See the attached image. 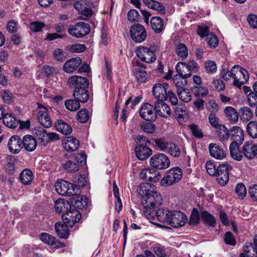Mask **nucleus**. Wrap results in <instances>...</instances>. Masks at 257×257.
<instances>
[{
	"mask_svg": "<svg viewBox=\"0 0 257 257\" xmlns=\"http://www.w3.org/2000/svg\"><path fill=\"white\" fill-rule=\"evenodd\" d=\"M133 73L140 83H145L148 78L147 72L140 68H136L133 70Z\"/></svg>",
	"mask_w": 257,
	"mask_h": 257,
	"instance_id": "nucleus-42",
	"label": "nucleus"
},
{
	"mask_svg": "<svg viewBox=\"0 0 257 257\" xmlns=\"http://www.w3.org/2000/svg\"><path fill=\"white\" fill-rule=\"evenodd\" d=\"M71 196L70 201L74 207L81 209L87 206V199L85 196L76 194L75 192Z\"/></svg>",
	"mask_w": 257,
	"mask_h": 257,
	"instance_id": "nucleus-20",
	"label": "nucleus"
},
{
	"mask_svg": "<svg viewBox=\"0 0 257 257\" xmlns=\"http://www.w3.org/2000/svg\"><path fill=\"white\" fill-rule=\"evenodd\" d=\"M173 81L176 85L177 89H181L186 87L187 80L186 78L177 74L174 76Z\"/></svg>",
	"mask_w": 257,
	"mask_h": 257,
	"instance_id": "nucleus-48",
	"label": "nucleus"
},
{
	"mask_svg": "<svg viewBox=\"0 0 257 257\" xmlns=\"http://www.w3.org/2000/svg\"><path fill=\"white\" fill-rule=\"evenodd\" d=\"M136 53L140 60L148 63L153 62L156 59L154 51L147 47L140 46L137 48Z\"/></svg>",
	"mask_w": 257,
	"mask_h": 257,
	"instance_id": "nucleus-10",
	"label": "nucleus"
},
{
	"mask_svg": "<svg viewBox=\"0 0 257 257\" xmlns=\"http://www.w3.org/2000/svg\"><path fill=\"white\" fill-rule=\"evenodd\" d=\"M150 163L154 168L165 170L169 167L170 161L167 155L164 154H158L151 158Z\"/></svg>",
	"mask_w": 257,
	"mask_h": 257,
	"instance_id": "nucleus-6",
	"label": "nucleus"
},
{
	"mask_svg": "<svg viewBox=\"0 0 257 257\" xmlns=\"http://www.w3.org/2000/svg\"><path fill=\"white\" fill-rule=\"evenodd\" d=\"M37 104L39 110L37 116L39 122L45 127L51 126L52 122L51 118L48 114V109L39 103H38Z\"/></svg>",
	"mask_w": 257,
	"mask_h": 257,
	"instance_id": "nucleus-12",
	"label": "nucleus"
},
{
	"mask_svg": "<svg viewBox=\"0 0 257 257\" xmlns=\"http://www.w3.org/2000/svg\"><path fill=\"white\" fill-rule=\"evenodd\" d=\"M208 120L210 125L215 128L218 127L222 124L219 123V118L216 116V113L211 112L208 116Z\"/></svg>",
	"mask_w": 257,
	"mask_h": 257,
	"instance_id": "nucleus-61",
	"label": "nucleus"
},
{
	"mask_svg": "<svg viewBox=\"0 0 257 257\" xmlns=\"http://www.w3.org/2000/svg\"><path fill=\"white\" fill-rule=\"evenodd\" d=\"M155 146L162 151L167 150L168 147L170 142L167 141L165 138H159L154 139Z\"/></svg>",
	"mask_w": 257,
	"mask_h": 257,
	"instance_id": "nucleus-50",
	"label": "nucleus"
},
{
	"mask_svg": "<svg viewBox=\"0 0 257 257\" xmlns=\"http://www.w3.org/2000/svg\"><path fill=\"white\" fill-rule=\"evenodd\" d=\"M201 216L204 222L209 226L214 227L216 224L215 218L207 211H203L201 213Z\"/></svg>",
	"mask_w": 257,
	"mask_h": 257,
	"instance_id": "nucleus-44",
	"label": "nucleus"
},
{
	"mask_svg": "<svg viewBox=\"0 0 257 257\" xmlns=\"http://www.w3.org/2000/svg\"><path fill=\"white\" fill-rule=\"evenodd\" d=\"M153 93L157 101L165 100L167 98V89L160 83L156 84L153 87Z\"/></svg>",
	"mask_w": 257,
	"mask_h": 257,
	"instance_id": "nucleus-21",
	"label": "nucleus"
},
{
	"mask_svg": "<svg viewBox=\"0 0 257 257\" xmlns=\"http://www.w3.org/2000/svg\"><path fill=\"white\" fill-rule=\"evenodd\" d=\"M44 23L40 21L32 22L30 23V29L33 32H38L42 30L45 27Z\"/></svg>",
	"mask_w": 257,
	"mask_h": 257,
	"instance_id": "nucleus-59",
	"label": "nucleus"
},
{
	"mask_svg": "<svg viewBox=\"0 0 257 257\" xmlns=\"http://www.w3.org/2000/svg\"><path fill=\"white\" fill-rule=\"evenodd\" d=\"M216 129L219 140L222 143L226 142L230 137V130L223 124L220 125Z\"/></svg>",
	"mask_w": 257,
	"mask_h": 257,
	"instance_id": "nucleus-27",
	"label": "nucleus"
},
{
	"mask_svg": "<svg viewBox=\"0 0 257 257\" xmlns=\"http://www.w3.org/2000/svg\"><path fill=\"white\" fill-rule=\"evenodd\" d=\"M68 86L74 88L73 96L81 102H86L89 98L87 88L89 86V80L85 77L73 75L70 77L67 81Z\"/></svg>",
	"mask_w": 257,
	"mask_h": 257,
	"instance_id": "nucleus-2",
	"label": "nucleus"
},
{
	"mask_svg": "<svg viewBox=\"0 0 257 257\" xmlns=\"http://www.w3.org/2000/svg\"><path fill=\"white\" fill-rule=\"evenodd\" d=\"M80 102L81 101L75 98L74 100H66L65 102V105L68 110L76 111L80 107Z\"/></svg>",
	"mask_w": 257,
	"mask_h": 257,
	"instance_id": "nucleus-49",
	"label": "nucleus"
},
{
	"mask_svg": "<svg viewBox=\"0 0 257 257\" xmlns=\"http://www.w3.org/2000/svg\"><path fill=\"white\" fill-rule=\"evenodd\" d=\"M81 63L82 60L80 57L72 58L64 63L63 70L68 73H73Z\"/></svg>",
	"mask_w": 257,
	"mask_h": 257,
	"instance_id": "nucleus-19",
	"label": "nucleus"
},
{
	"mask_svg": "<svg viewBox=\"0 0 257 257\" xmlns=\"http://www.w3.org/2000/svg\"><path fill=\"white\" fill-rule=\"evenodd\" d=\"M235 192L238 197L243 199L246 195V189L245 185L241 183L237 184L235 187Z\"/></svg>",
	"mask_w": 257,
	"mask_h": 257,
	"instance_id": "nucleus-57",
	"label": "nucleus"
},
{
	"mask_svg": "<svg viewBox=\"0 0 257 257\" xmlns=\"http://www.w3.org/2000/svg\"><path fill=\"white\" fill-rule=\"evenodd\" d=\"M4 165L7 172L10 174H13L15 172V163L17 159L12 155H7L4 159Z\"/></svg>",
	"mask_w": 257,
	"mask_h": 257,
	"instance_id": "nucleus-31",
	"label": "nucleus"
},
{
	"mask_svg": "<svg viewBox=\"0 0 257 257\" xmlns=\"http://www.w3.org/2000/svg\"><path fill=\"white\" fill-rule=\"evenodd\" d=\"M155 108L152 104L146 103L142 105L140 110V114L142 118L148 121H155L157 118V115Z\"/></svg>",
	"mask_w": 257,
	"mask_h": 257,
	"instance_id": "nucleus-14",
	"label": "nucleus"
},
{
	"mask_svg": "<svg viewBox=\"0 0 257 257\" xmlns=\"http://www.w3.org/2000/svg\"><path fill=\"white\" fill-rule=\"evenodd\" d=\"M81 218V215L78 210L70 208L62 215L63 222L68 224L69 227H72L75 223L78 222Z\"/></svg>",
	"mask_w": 257,
	"mask_h": 257,
	"instance_id": "nucleus-11",
	"label": "nucleus"
},
{
	"mask_svg": "<svg viewBox=\"0 0 257 257\" xmlns=\"http://www.w3.org/2000/svg\"><path fill=\"white\" fill-rule=\"evenodd\" d=\"M167 151L170 155L176 158L179 157L181 154V149L179 146L171 142L169 144Z\"/></svg>",
	"mask_w": 257,
	"mask_h": 257,
	"instance_id": "nucleus-45",
	"label": "nucleus"
},
{
	"mask_svg": "<svg viewBox=\"0 0 257 257\" xmlns=\"http://www.w3.org/2000/svg\"><path fill=\"white\" fill-rule=\"evenodd\" d=\"M224 112L227 119L232 123H234L238 121V115L235 109L231 106H227L225 108Z\"/></svg>",
	"mask_w": 257,
	"mask_h": 257,
	"instance_id": "nucleus-36",
	"label": "nucleus"
},
{
	"mask_svg": "<svg viewBox=\"0 0 257 257\" xmlns=\"http://www.w3.org/2000/svg\"><path fill=\"white\" fill-rule=\"evenodd\" d=\"M140 177L143 179L151 182H157L161 178V175L153 169H143L140 173Z\"/></svg>",
	"mask_w": 257,
	"mask_h": 257,
	"instance_id": "nucleus-17",
	"label": "nucleus"
},
{
	"mask_svg": "<svg viewBox=\"0 0 257 257\" xmlns=\"http://www.w3.org/2000/svg\"><path fill=\"white\" fill-rule=\"evenodd\" d=\"M174 110L175 115L179 119L184 118L187 115V108L185 106L178 105L175 106Z\"/></svg>",
	"mask_w": 257,
	"mask_h": 257,
	"instance_id": "nucleus-54",
	"label": "nucleus"
},
{
	"mask_svg": "<svg viewBox=\"0 0 257 257\" xmlns=\"http://www.w3.org/2000/svg\"><path fill=\"white\" fill-rule=\"evenodd\" d=\"M47 131L42 127H38L34 130L35 137L40 141V143L43 146L47 145Z\"/></svg>",
	"mask_w": 257,
	"mask_h": 257,
	"instance_id": "nucleus-35",
	"label": "nucleus"
},
{
	"mask_svg": "<svg viewBox=\"0 0 257 257\" xmlns=\"http://www.w3.org/2000/svg\"><path fill=\"white\" fill-rule=\"evenodd\" d=\"M55 127L58 132L65 135L70 134L72 131L71 127L62 120H58Z\"/></svg>",
	"mask_w": 257,
	"mask_h": 257,
	"instance_id": "nucleus-39",
	"label": "nucleus"
},
{
	"mask_svg": "<svg viewBox=\"0 0 257 257\" xmlns=\"http://www.w3.org/2000/svg\"><path fill=\"white\" fill-rule=\"evenodd\" d=\"M76 117L80 122L85 123L89 118V112L86 109H82L78 111Z\"/></svg>",
	"mask_w": 257,
	"mask_h": 257,
	"instance_id": "nucleus-52",
	"label": "nucleus"
},
{
	"mask_svg": "<svg viewBox=\"0 0 257 257\" xmlns=\"http://www.w3.org/2000/svg\"><path fill=\"white\" fill-rule=\"evenodd\" d=\"M168 224L172 227L178 228L185 225L187 221L186 216L179 211H173Z\"/></svg>",
	"mask_w": 257,
	"mask_h": 257,
	"instance_id": "nucleus-13",
	"label": "nucleus"
},
{
	"mask_svg": "<svg viewBox=\"0 0 257 257\" xmlns=\"http://www.w3.org/2000/svg\"><path fill=\"white\" fill-rule=\"evenodd\" d=\"M56 69L55 68L49 66L44 65L42 68V73L46 77H49L56 73Z\"/></svg>",
	"mask_w": 257,
	"mask_h": 257,
	"instance_id": "nucleus-63",
	"label": "nucleus"
},
{
	"mask_svg": "<svg viewBox=\"0 0 257 257\" xmlns=\"http://www.w3.org/2000/svg\"><path fill=\"white\" fill-rule=\"evenodd\" d=\"M4 123L8 127L14 128L19 124L20 120L17 119L11 113H6L3 117Z\"/></svg>",
	"mask_w": 257,
	"mask_h": 257,
	"instance_id": "nucleus-38",
	"label": "nucleus"
},
{
	"mask_svg": "<svg viewBox=\"0 0 257 257\" xmlns=\"http://www.w3.org/2000/svg\"><path fill=\"white\" fill-rule=\"evenodd\" d=\"M68 224L65 223L64 222H57L55 224V231L58 236L62 238H67L69 234Z\"/></svg>",
	"mask_w": 257,
	"mask_h": 257,
	"instance_id": "nucleus-26",
	"label": "nucleus"
},
{
	"mask_svg": "<svg viewBox=\"0 0 257 257\" xmlns=\"http://www.w3.org/2000/svg\"><path fill=\"white\" fill-rule=\"evenodd\" d=\"M200 215L197 209L194 208L190 217L189 223L190 225H195L199 223Z\"/></svg>",
	"mask_w": 257,
	"mask_h": 257,
	"instance_id": "nucleus-60",
	"label": "nucleus"
},
{
	"mask_svg": "<svg viewBox=\"0 0 257 257\" xmlns=\"http://www.w3.org/2000/svg\"><path fill=\"white\" fill-rule=\"evenodd\" d=\"M143 2L149 8L157 11L160 14H165V8L160 2L155 0H143Z\"/></svg>",
	"mask_w": 257,
	"mask_h": 257,
	"instance_id": "nucleus-29",
	"label": "nucleus"
},
{
	"mask_svg": "<svg viewBox=\"0 0 257 257\" xmlns=\"http://www.w3.org/2000/svg\"><path fill=\"white\" fill-rule=\"evenodd\" d=\"M206 71L208 73H214L217 71V66L213 61L208 60L204 63Z\"/></svg>",
	"mask_w": 257,
	"mask_h": 257,
	"instance_id": "nucleus-58",
	"label": "nucleus"
},
{
	"mask_svg": "<svg viewBox=\"0 0 257 257\" xmlns=\"http://www.w3.org/2000/svg\"><path fill=\"white\" fill-rule=\"evenodd\" d=\"M232 167L227 164H221L217 166L216 170L217 180L221 186H225L229 180V170Z\"/></svg>",
	"mask_w": 257,
	"mask_h": 257,
	"instance_id": "nucleus-7",
	"label": "nucleus"
},
{
	"mask_svg": "<svg viewBox=\"0 0 257 257\" xmlns=\"http://www.w3.org/2000/svg\"><path fill=\"white\" fill-rule=\"evenodd\" d=\"M240 70V75L237 76V79L234 80L233 83L238 88H240L242 84L246 83L249 78V74L245 69L241 67Z\"/></svg>",
	"mask_w": 257,
	"mask_h": 257,
	"instance_id": "nucleus-33",
	"label": "nucleus"
},
{
	"mask_svg": "<svg viewBox=\"0 0 257 257\" xmlns=\"http://www.w3.org/2000/svg\"><path fill=\"white\" fill-rule=\"evenodd\" d=\"M172 211L169 210L167 208L158 209L155 212L156 216L157 219L161 222L168 223L172 215Z\"/></svg>",
	"mask_w": 257,
	"mask_h": 257,
	"instance_id": "nucleus-30",
	"label": "nucleus"
},
{
	"mask_svg": "<svg viewBox=\"0 0 257 257\" xmlns=\"http://www.w3.org/2000/svg\"><path fill=\"white\" fill-rule=\"evenodd\" d=\"M136 141L140 144L135 147L136 157L140 160H145L152 154V150L147 145L150 144L149 140L143 135L137 136Z\"/></svg>",
	"mask_w": 257,
	"mask_h": 257,
	"instance_id": "nucleus-3",
	"label": "nucleus"
},
{
	"mask_svg": "<svg viewBox=\"0 0 257 257\" xmlns=\"http://www.w3.org/2000/svg\"><path fill=\"white\" fill-rule=\"evenodd\" d=\"M86 49V46L84 44H75L71 45L69 48L71 52L81 53L84 52Z\"/></svg>",
	"mask_w": 257,
	"mask_h": 257,
	"instance_id": "nucleus-62",
	"label": "nucleus"
},
{
	"mask_svg": "<svg viewBox=\"0 0 257 257\" xmlns=\"http://www.w3.org/2000/svg\"><path fill=\"white\" fill-rule=\"evenodd\" d=\"M8 147L10 152L18 154L22 148V140L18 136H13L9 141Z\"/></svg>",
	"mask_w": 257,
	"mask_h": 257,
	"instance_id": "nucleus-16",
	"label": "nucleus"
},
{
	"mask_svg": "<svg viewBox=\"0 0 257 257\" xmlns=\"http://www.w3.org/2000/svg\"><path fill=\"white\" fill-rule=\"evenodd\" d=\"M70 208H71L69 202L63 199H59L55 201V208L58 213H65Z\"/></svg>",
	"mask_w": 257,
	"mask_h": 257,
	"instance_id": "nucleus-34",
	"label": "nucleus"
},
{
	"mask_svg": "<svg viewBox=\"0 0 257 257\" xmlns=\"http://www.w3.org/2000/svg\"><path fill=\"white\" fill-rule=\"evenodd\" d=\"M247 134L253 139L257 138V121H250L246 126Z\"/></svg>",
	"mask_w": 257,
	"mask_h": 257,
	"instance_id": "nucleus-43",
	"label": "nucleus"
},
{
	"mask_svg": "<svg viewBox=\"0 0 257 257\" xmlns=\"http://www.w3.org/2000/svg\"><path fill=\"white\" fill-rule=\"evenodd\" d=\"M137 192L142 198V204L144 208L143 214L148 219H154V209L162 204L161 195L156 191L155 186L149 183L141 184Z\"/></svg>",
	"mask_w": 257,
	"mask_h": 257,
	"instance_id": "nucleus-1",
	"label": "nucleus"
},
{
	"mask_svg": "<svg viewBox=\"0 0 257 257\" xmlns=\"http://www.w3.org/2000/svg\"><path fill=\"white\" fill-rule=\"evenodd\" d=\"M40 239L44 242L51 246H57L58 243L57 239L47 233H42L40 235Z\"/></svg>",
	"mask_w": 257,
	"mask_h": 257,
	"instance_id": "nucleus-40",
	"label": "nucleus"
},
{
	"mask_svg": "<svg viewBox=\"0 0 257 257\" xmlns=\"http://www.w3.org/2000/svg\"><path fill=\"white\" fill-rule=\"evenodd\" d=\"M22 147L28 152L34 151L37 146V142L36 139L32 136L27 135L23 137L22 140Z\"/></svg>",
	"mask_w": 257,
	"mask_h": 257,
	"instance_id": "nucleus-24",
	"label": "nucleus"
},
{
	"mask_svg": "<svg viewBox=\"0 0 257 257\" xmlns=\"http://www.w3.org/2000/svg\"><path fill=\"white\" fill-rule=\"evenodd\" d=\"M130 33L132 39L136 42L141 43L147 37V32L145 27L141 24H134L130 28Z\"/></svg>",
	"mask_w": 257,
	"mask_h": 257,
	"instance_id": "nucleus-8",
	"label": "nucleus"
},
{
	"mask_svg": "<svg viewBox=\"0 0 257 257\" xmlns=\"http://www.w3.org/2000/svg\"><path fill=\"white\" fill-rule=\"evenodd\" d=\"M183 172L181 169L176 167L169 170L167 174L161 180L162 185L171 186L178 182L182 178Z\"/></svg>",
	"mask_w": 257,
	"mask_h": 257,
	"instance_id": "nucleus-4",
	"label": "nucleus"
},
{
	"mask_svg": "<svg viewBox=\"0 0 257 257\" xmlns=\"http://www.w3.org/2000/svg\"><path fill=\"white\" fill-rule=\"evenodd\" d=\"M63 168L70 173H74L79 170L78 165L73 161H67L62 164Z\"/></svg>",
	"mask_w": 257,
	"mask_h": 257,
	"instance_id": "nucleus-47",
	"label": "nucleus"
},
{
	"mask_svg": "<svg viewBox=\"0 0 257 257\" xmlns=\"http://www.w3.org/2000/svg\"><path fill=\"white\" fill-rule=\"evenodd\" d=\"M20 180L24 185H29L33 180V173L29 169H25L20 174Z\"/></svg>",
	"mask_w": 257,
	"mask_h": 257,
	"instance_id": "nucleus-41",
	"label": "nucleus"
},
{
	"mask_svg": "<svg viewBox=\"0 0 257 257\" xmlns=\"http://www.w3.org/2000/svg\"><path fill=\"white\" fill-rule=\"evenodd\" d=\"M90 31L89 24L83 22H79L72 25L68 29V33L73 37L80 38L87 35Z\"/></svg>",
	"mask_w": 257,
	"mask_h": 257,
	"instance_id": "nucleus-5",
	"label": "nucleus"
},
{
	"mask_svg": "<svg viewBox=\"0 0 257 257\" xmlns=\"http://www.w3.org/2000/svg\"><path fill=\"white\" fill-rule=\"evenodd\" d=\"M208 149L210 156L216 159L222 160L226 157L224 150L216 144H210Z\"/></svg>",
	"mask_w": 257,
	"mask_h": 257,
	"instance_id": "nucleus-18",
	"label": "nucleus"
},
{
	"mask_svg": "<svg viewBox=\"0 0 257 257\" xmlns=\"http://www.w3.org/2000/svg\"><path fill=\"white\" fill-rule=\"evenodd\" d=\"M235 142H231L229 145L230 154L232 159L236 161H241L243 157L242 151H240L239 147L241 144H235Z\"/></svg>",
	"mask_w": 257,
	"mask_h": 257,
	"instance_id": "nucleus-25",
	"label": "nucleus"
},
{
	"mask_svg": "<svg viewBox=\"0 0 257 257\" xmlns=\"http://www.w3.org/2000/svg\"><path fill=\"white\" fill-rule=\"evenodd\" d=\"M151 25L152 29L157 33H160L164 29V24L162 19L159 17H154L151 20Z\"/></svg>",
	"mask_w": 257,
	"mask_h": 257,
	"instance_id": "nucleus-37",
	"label": "nucleus"
},
{
	"mask_svg": "<svg viewBox=\"0 0 257 257\" xmlns=\"http://www.w3.org/2000/svg\"><path fill=\"white\" fill-rule=\"evenodd\" d=\"M164 101H157L155 103L154 108L156 115L158 114L161 117L166 118L171 114V109Z\"/></svg>",
	"mask_w": 257,
	"mask_h": 257,
	"instance_id": "nucleus-15",
	"label": "nucleus"
},
{
	"mask_svg": "<svg viewBox=\"0 0 257 257\" xmlns=\"http://www.w3.org/2000/svg\"><path fill=\"white\" fill-rule=\"evenodd\" d=\"M176 70L178 73V75L186 79L190 77L191 75V71L185 62H178L176 65Z\"/></svg>",
	"mask_w": 257,
	"mask_h": 257,
	"instance_id": "nucleus-32",
	"label": "nucleus"
},
{
	"mask_svg": "<svg viewBox=\"0 0 257 257\" xmlns=\"http://www.w3.org/2000/svg\"><path fill=\"white\" fill-rule=\"evenodd\" d=\"M177 92L179 98L185 102H188L191 99V95L188 89L186 87L181 89H177Z\"/></svg>",
	"mask_w": 257,
	"mask_h": 257,
	"instance_id": "nucleus-46",
	"label": "nucleus"
},
{
	"mask_svg": "<svg viewBox=\"0 0 257 257\" xmlns=\"http://www.w3.org/2000/svg\"><path fill=\"white\" fill-rule=\"evenodd\" d=\"M176 51L177 55L183 59L186 58L188 56V50L184 44H179Z\"/></svg>",
	"mask_w": 257,
	"mask_h": 257,
	"instance_id": "nucleus-53",
	"label": "nucleus"
},
{
	"mask_svg": "<svg viewBox=\"0 0 257 257\" xmlns=\"http://www.w3.org/2000/svg\"><path fill=\"white\" fill-rule=\"evenodd\" d=\"M240 112L241 118L246 121H248L253 115L251 109L248 107H241Z\"/></svg>",
	"mask_w": 257,
	"mask_h": 257,
	"instance_id": "nucleus-55",
	"label": "nucleus"
},
{
	"mask_svg": "<svg viewBox=\"0 0 257 257\" xmlns=\"http://www.w3.org/2000/svg\"><path fill=\"white\" fill-rule=\"evenodd\" d=\"M57 192L62 196H71L75 192L76 186L64 180L57 182L55 185Z\"/></svg>",
	"mask_w": 257,
	"mask_h": 257,
	"instance_id": "nucleus-9",
	"label": "nucleus"
},
{
	"mask_svg": "<svg viewBox=\"0 0 257 257\" xmlns=\"http://www.w3.org/2000/svg\"><path fill=\"white\" fill-rule=\"evenodd\" d=\"M63 145L66 151L70 152H74L79 148V141L75 138L68 137L63 140Z\"/></svg>",
	"mask_w": 257,
	"mask_h": 257,
	"instance_id": "nucleus-22",
	"label": "nucleus"
},
{
	"mask_svg": "<svg viewBox=\"0 0 257 257\" xmlns=\"http://www.w3.org/2000/svg\"><path fill=\"white\" fill-rule=\"evenodd\" d=\"M206 170L207 173L211 176L216 175L217 167L216 164L211 161H207L205 164Z\"/></svg>",
	"mask_w": 257,
	"mask_h": 257,
	"instance_id": "nucleus-56",
	"label": "nucleus"
},
{
	"mask_svg": "<svg viewBox=\"0 0 257 257\" xmlns=\"http://www.w3.org/2000/svg\"><path fill=\"white\" fill-rule=\"evenodd\" d=\"M141 129L146 133L153 134L155 131V126L151 122H145L141 125Z\"/></svg>",
	"mask_w": 257,
	"mask_h": 257,
	"instance_id": "nucleus-64",
	"label": "nucleus"
},
{
	"mask_svg": "<svg viewBox=\"0 0 257 257\" xmlns=\"http://www.w3.org/2000/svg\"><path fill=\"white\" fill-rule=\"evenodd\" d=\"M54 59L60 62H63L66 58V53L61 48L55 49L53 53Z\"/></svg>",
	"mask_w": 257,
	"mask_h": 257,
	"instance_id": "nucleus-51",
	"label": "nucleus"
},
{
	"mask_svg": "<svg viewBox=\"0 0 257 257\" xmlns=\"http://www.w3.org/2000/svg\"><path fill=\"white\" fill-rule=\"evenodd\" d=\"M230 137L232 142L242 144L244 141V133L242 130L237 126H234L230 129Z\"/></svg>",
	"mask_w": 257,
	"mask_h": 257,
	"instance_id": "nucleus-23",
	"label": "nucleus"
},
{
	"mask_svg": "<svg viewBox=\"0 0 257 257\" xmlns=\"http://www.w3.org/2000/svg\"><path fill=\"white\" fill-rule=\"evenodd\" d=\"M255 144L252 142H246L242 147L243 155L248 159H252L255 158L254 149Z\"/></svg>",
	"mask_w": 257,
	"mask_h": 257,
	"instance_id": "nucleus-28",
	"label": "nucleus"
}]
</instances>
